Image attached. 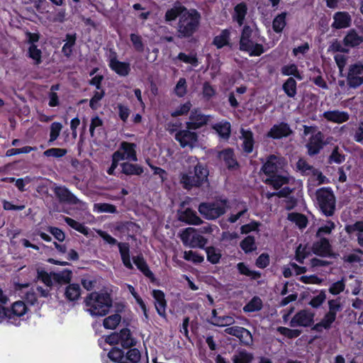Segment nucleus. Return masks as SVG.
I'll return each instance as SVG.
<instances>
[{
	"mask_svg": "<svg viewBox=\"0 0 363 363\" xmlns=\"http://www.w3.org/2000/svg\"><path fill=\"white\" fill-rule=\"evenodd\" d=\"M84 303L91 316L103 317L109 313L113 300L107 292L94 291L87 295Z\"/></svg>",
	"mask_w": 363,
	"mask_h": 363,
	"instance_id": "1",
	"label": "nucleus"
},
{
	"mask_svg": "<svg viewBox=\"0 0 363 363\" xmlns=\"http://www.w3.org/2000/svg\"><path fill=\"white\" fill-rule=\"evenodd\" d=\"M316 201L320 212L325 216H333L335 211V197L330 187H322L316 191Z\"/></svg>",
	"mask_w": 363,
	"mask_h": 363,
	"instance_id": "2",
	"label": "nucleus"
},
{
	"mask_svg": "<svg viewBox=\"0 0 363 363\" xmlns=\"http://www.w3.org/2000/svg\"><path fill=\"white\" fill-rule=\"evenodd\" d=\"M209 171L206 164L197 162L194 167V175L189 176L183 173V189H190L193 186L200 187L208 182Z\"/></svg>",
	"mask_w": 363,
	"mask_h": 363,
	"instance_id": "3",
	"label": "nucleus"
},
{
	"mask_svg": "<svg viewBox=\"0 0 363 363\" xmlns=\"http://www.w3.org/2000/svg\"><path fill=\"white\" fill-rule=\"evenodd\" d=\"M98 235L108 245L113 246L117 245L121 255L123 264L128 269H133V264L130 260V244L126 242H118V240L112 237L107 232L99 230Z\"/></svg>",
	"mask_w": 363,
	"mask_h": 363,
	"instance_id": "4",
	"label": "nucleus"
},
{
	"mask_svg": "<svg viewBox=\"0 0 363 363\" xmlns=\"http://www.w3.org/2000/svg\"><path fill=\"white\" fill-rule=\"evenodd\" d=\"M228 208V200L221 199L220 203L203 202L199 206V213L208 220H215L224 215Z\"/></svg>",
	"mask_w": 363,
	"mask_h": 363,
	"instance_id": "5",
	"label": "nucleus"
},
{
	"mask_svg": "<svg viewBox=\"0 0 363 363\" xmlns=\"http://www.w3.org/2000/svg\"><path fill=\"white\" fill-rule=\"evenodd\" d=\"M183 22L187 21L185 25H183V38L191 36L198 29L201 14L196 9L188 10L183 6Z\"/></svg>",
	"mask_w": 363,
	"mask_h": 363,
	"instance_id": "6",
	"label": "nucleus"
},
{
	"mask_svg": "<svg viewBox=\"0 0 363 363\" xmlns=\"http://www.w3.org/2000/svg\"><path fill=\"white\" fill-rule=\"evenodd\" d=\"M347 85L350 88H357L363 84V64L356 62L349 67L347 76Z\"/></svg>",
	"mask_w": 363,
	"mask_h": 363,
	"instance_id": "7",
	"label": "nucleus"
},
{
	"mask_svg": "<svg viewBox=\"0 0 363 363\" xmlns=\"http://www.w3.org/2000/svg\"><path fill=\"white\" fill-rule=\"evenodd\" d=\"M281 170V158L275 155H269L261 167V171L267 177L279 174Z\"/></svg>",
	"mask_w": 363,
	"mask_h": 363,
	"instance_id": "8",
	"label": "nucleus"
},
{
	"mask_svg": "<svg viewBox=\"0 0 363 363\" xmlns=\"http://www.w3.org/2000/svg\"><path fill=\"white\" fill-rule=\"evenodd\" d=\"M315 313L310 310L303 309L298 311L289 322L291 328L310 327L314 323Z\"/></svg>",
	"mask_w": 363,
	"mask_h": 363,
	"instance_id": "9",
	"label": "nucleus"
},
{
	"mask_svg": "<svg viewBox=\"0 0 363 363\" xmlns=\"http://www.w3.org/2000/svg\"><path fill=\"white\" fill-rule=\"evenodd\" d=\"M325 145L326 143L324 141L323 133L321 131H318L309 138L306 145L308 155L311 157L317 155Z\"/></svg>",
	"mask_w": 363,
	"mask_h": 363,
	"instance_id": "10",
	"label": "nucleus"
},
{
	"mask_svg": "<svg viewBox=\"0 0 363 363\" xmlns=\"http://www.w3.org/2000/svg\"><path fill=\"white\" fill-rule=\"evenodd\" d=\"M108 66L111 70L121 77H125L130 72V65L128 62H121L117 60V53L115 51L111 52Z\"/></svg>",
	"mask_w": 363,
	"mask_h": 363,
	"instance_id": "11",
	"label": "nucleus"
},
{
	"mask_svg": "<svg viewBox=\"0 0 363 363\" xmlns=\"http://www.w3.org/2000/svg\"><path fill=\"white\" fill-rule=\"evenodd\" d=\"M208 117V116L203 114L199 109H193L190 112L189 121L186 122V128L189 130H196L201 128L207 123Z\"/></svg>",
	"mask_w": 363,
	"mask_h": 363,
	"instance_id": "12",
	"label": "nucleus"
},
{
	"mask_svg": "<svg viewBox=\"0 0 363 363\" xmlns=\"http://www.w3.org/2000/svg\"><path fill=\"white\" fill-rule=\"evenodd\" d=\"M291 133L292 130L289 125L287 123L281 122L278 124H274L267 132V136L274 140H279L286 138Z\"/></svg>",
	"mask_w": 363,
	"mask_h": 363,
	"instance_id": "13",
	"label": "nucleus"
},
{
	"mask_svg": "<svg viewBox=\"0 0 363 363\" xmlns=\"http://www.w3.org/2000/svg\"><path fill=\"white\" fill-rule=\"evenodd\" d=\"M53 191L60 202L72 205L79 203L80 201L65 186H56Z\"/></svg>",
	"mask_w": 363,
	"mask_h": 363,
	"instance_id": "14",
	"label": "nucleus"
},
{
	"mask_svg": "<svg viewBox=\"0 0 363 363\" xmlns=\"http://www.w3.org/2000/svg\"><path fill=\"white\" fill-rule=\"evenodd\" d=\"M28 311L25 303L22 301L14 302L10 308H7L8 321L14 323L18 318L24 315Z\"/></svg>",
	"mask_w": 363,
	"mask_h": 363,
	"instance_id": "15",
	"label": "nucleus"
},
{
	"mask_svg": "<svg viewBox=\"0 0 363 363\" xmlns=\"http://www.w3.org/2000/svg\"><path fill=\"white\" fill-rule=\"evenodd\" d=\"M312 251L315 255L320 257H330L332 255V246L328 238H320L319 240L313 243Z\"/></svg>",
	"mask_w": 363,
	"mask_h": 363,
	"instance_id": "16",
	"label": "nucleus"
},
{
	"mask_svg": "<svg viewBox=\"0 0 363 363\" xmlns=\"http://www.w3.org/2000/svg\"><path fill=\"white\" fill-rule=\"evenodd\" d=\"M219 157L223 159L227 169L230 171L237 170L240 167V164L238 162L233 149L226 148L219 152Z\"/></svg>",
	"mask_w": 363,
	"mask_h": 363,
	"instance_id": "17",
	"label": "nucleus"
},
{
	"mask_svg": "<svg viewBox=\"0 0 363 363\" xmlns=\"http://www.w3.org/2000/svg\"><path fill=\"white\" fill-rule=\"evenodd\" d=\"M240 138L242 140V148L243 152L249 155L253 152L255 140L252 131L249 129L240 128Z\"/></svg>",
	"mask_w": 363,
	"mask_h": 363,
	"instance_id": "18",
	"label": "nucleus"
},
{
	"mask_svg": "<svg viewBox=\"0 0 363 363\" xmlns=\"http://www.w3.org/2000/svg\"><path fill=\"white\" fill-rule=\"evenodd\" d=\"M363 43V36L359 35L354 28L349 30L342 40V44L347 48H358Z\"/></svg>",
	"mask_w": 363,
	"mask_h": 363,
	"instance_id": "19",
	"label": "nucleus"
},
{
	"mask_svg": "<svg viewBox=\"0 0 363 363\" xmlns=\"http://www.w3.org/2000/svg\"><path fill=\"white\" fill-rule=\"evenodd\" d=\"M332 28L335 29L346 28L351 26L352 18L347 11H337L333 16Z\"/></svg>",
	"mask_w": 363,
	"mask_h": 363,
	"instance_id": "20",
	"label": "nucleus"
},
{
	"mask_svg": "<svg viewBox=\"0 0 363 363\" xmlns=\"http://www.w3.org/2000/svg\"><path fill=\"white\" fill-rule=\"evenodd\" d=\"M115 230L121 234L133 238L140 230V226L132 221H121L116 223Z\"/></svg>",
	"mask_w": 363,
	"mask_h": 363,
	"instance_id": "21",
	"label": "nucleus"
},
{
	"mask_svg": "<svg viewBox=\"0 0 363 363\" xmlns=\"http://www.w3.org/2000/svg\"><path fill=\"white\" fill-rule=\"evenodd\" d=\"M183 238V243L188 242L190 238H191V242L193 245H197L200 247H203L206 245L207 240L203 236L199 235L194 233V229L192 228H187L183 230L182 233Z\"/></svg>",
	"mask_w": 363,
	"mask_h": 363,
	"instance_id": "22",
	"label": "nucleus"
},
{
	"mask_svg": "<svg viewBox=\"0 0 363 363\" xmlns=\"http://www.w3.org/2000/svg\"><path fill=\"white\" fill-rule=\"evenodd\" d=\"M152 295L155 299V306L157 313L161 317H165L167 302L164 292L161 290L155 289L152 291Z\"/></svg>",
	"mask_w": 363,
	"mask_h": 363,
	"instance_id": "23",
	"label": "nucleus"
},
{
	"mask_svg": "<svg viewBox=\"0 0 363 363\" xmlns=\"http://www.w3.org/2000/svg\"><path fill=\"white\" fill-rule=\"evenodd\" d=\"M212 129L214 130L218 136L224 140H228L231 135V124L229 121L223 120L212 125Z\"/></svg>",
	"mask_w": 363,
	"mask_h": 363,
	"instance_id": "24",
	"label": "nucleus"
},
{
	"mask_svg": "<svg viewBox=\"0 0 363 363\" xmlns=\"http://www.w3.org/2000/svg\"><path fill=\"white\" fill-rule=\"evenodd\" d=\"M120 173L125 176H140L143 172V167L138 164L125 162L120 164Z\"/></svg>",
	"mask_w": 363,
	"mask_h": 363,
	"instance_id": "25",
	"label": "nucleus"
},
{
	"mask_svg": "<svg viewBox=\"0 0 363 363\" xmlns=\"http://www.w3.org/2000/svg\"><path fill=\"white\" fill-rule=\"evenodd\" d=\"M212 44L216 46L217 49H221L225 46L231 47L230 29L225 28L222 30L219 35L213 38Z\"/></svg>",
	"mask_w": 363,
	"mask_h": 363,
	"instance_id": "26",
	"label": "nucleus"
},
{
	"mask_svg": "<svg viewBox=\"0 0 363 363\" xmlns=\"http://www.w3.org/2000/svg\"><path fill=\"white\" fill-rule=\"evenodd\" d=\"M133 262L146 277L150 279L152 281L155 280V275L150 269L145 259L142 255H139L133 257Z\"/></svg>",
	"mask_w": 363,
	"mask_h": 363,
	"instance_id": "27",
	"label": "nucleus"
},
{
	"mask_svg": "<svg viewBox=\"0 0 363 363\" xmlns=\"http://www.w3.org/2000/svg\"><path fill=\"white\" fill-rule=\"evenodd\" d=\"M323 117L328 121L336 123H342L349 120V114L345 111H328L323 113Z\"/></svg>",
	"mask_w": 363,
	"mask_h": 363,
	"instance_id": "28",
	"label": "nucleus"
},
{
	"mask_svg": "<svg viewBox=\"0 0 363 363\" xmlns=\"http://www.w3.org/2000/svg\"><path fill=\"white\" fill-rule=\"evenodd\" d=\"M247 13V6L244 1H242L234 7V13L233 14V20L242 26L244 24L245 16Z\"/></svg>",
	"mask_w": 363,
	"mask_h": 363,
	"instance_id": "29",
	"label": "nucleus"
},
{
	"mask_svg": "<svg viewBox=\"0 0 363 363\" xmlns=\"http://www.w3.org/2000/svg\"><path fill=\"white\" fill-rule=\"evenodd\" d=\"M264 182L267 185L272 186L274 189L279 190L283 185L289 184V178L280 173L270 177H267Z\"/></svg>",
	"mask_w": 363,
	"mask_h": 363,
	"instance_id": "30",
	"label": "nucleus"
},
{
	"mask_svg": "<svg viewBox=\"0 0 363 363\" xmlns=\"http://www.w3.org/2000/svg\"><path fill=\"white\" fill-rule=\"evenodd\" d=\"M120 344L124 349L130 348L136 344L135 339L132 337L131 332L128 328H123L118 333Z\"/></svg>",
	"mask_w": 363,
	"mask_h": 363,
	"instance_id": "31",
	"label": "nucleus"
},
{
	"mask_svg": "<svg viewBox=\"0 0 363 363\" xmlns=\"http://www.w3.org/2000/svg\"><path fill=\"white\" fill-rule=\"evenodd\" d=\"M81 287L79 284H69L65 291V297L69 301H77L81 296Z\"/></svg>",
	"mask_w": 363,
	"mask_h": 363,
	"instance_id": "32",
	"label": "nucleus"
},
{
	"mask_svg": "<svg viewBox=\"0 0 363 363\" xmlns=\"http://www.w3.org/2000/svg\"><path fill=\"white\" fill-rule=\"evenodd\" d=\"M198 144V135L195 132L186 128L183 130V148L189 147L193 149Z\"/></svg>",
	"mask_w": 363,
	"mask_h": 363,
	"instance_id": "33",
	"label": "nucleus"
},
{
	"mask_svg": "<svg viewBox=\"0 0 363 363\" xmlns=\"http://www.w3.org/2000/svg\"><path fill=\"white\" fill-rule=\"evenodd\" d=\"M65 37L66 43L62 48V52L64 56L69 58L72 55L73 48L76 44L77 34L75 33H67Z\"/></svg>",
	"mask_w": 363,
	"mask_h": 363,
	"instance_id": "34",
	"label": "nucleus"
},
{
	"mask_svg": "<svg viewBox=\"0 0 363 363\" xmlns=\"http://www.w3.org/2000/svg\"><path fill=\"white\" fill-rule=\"evenodd\" d=\"M236 268L240 275L249 277L252 280H257L262 276L259 271L251 270L245 262H238Z\"/></svg>",
	"mask_w": 363,
	"mask_h": 363,
	"instance_id": "35",
	"label": "nucleus"
},
{
	"mask_svg": "<svg viewBox=\"0 0 363 363\" xmlns=\"http://www.w3.org/2000/svg\"><path fill=\"white\" fill-rule=\"evenodd\" d=\"M120 148L123 150L125 158L128 160L136 162L138 161L136 153V145L133 143L122 142Z\"/></svg>",
	"mask_w": 363,
	"mask_h": 363,
	"instance_id": "36",
	"label": "nucleus"
},
{
	"mask_svg": "<svg viewBox=\"0 0 363 363\" xmlns=\"http://www.w3.org/2000/svg\"><path fill=\"white\" fill-rule=\"evenodd\" d=\"M282 89L287 96L294 98L297 94V83L294 77H289L283 84Z\"/></svg>",
	"mask_w": 363,
	"mask_h": 363,
	"instance_id": "37",
	"label": "nucleus"
},
{
	"mask_svg": "<svg viewBox=\"0 0 363 363\" xmlns=\"http://www.w3.org/2000/svg\"><path fill=\"white\" fill-rule=\"evenodd\" d=\"M286 12H282L275 16L272 21V29L276 33H281L286 26Z\"/></svg>",
	"mask_w": 363,
	"mask_h": 363,
	"instance_id": "38",
	"label": "nucleus"
},
{
	"mask_svg": "<svg viewBox=\"0 0 363 363\" xmlns=\"http://www.w3.org/2000/svg\"><path fill=\"white\" fill-rule=\"evenodd\" d=\"M240 248L245 254H250L257 250L255 238L252 235H247L240 242Z\"/></svg>",
	"mask_w": 363,
	"mask_h": 363,
	"instance_id": "39",
	"label": "nucleus"
},
{
	"mask_svg": "<svg viewBox=\"0 0 363 363\" xmlns=\"http://www.w3.org/2000/svg\"><path fill=\"white\" fill-rule=\"evenodd\" d=\"M183 223L190 225H199L202 223V220L198 216L196 211L187 208L183 211Z\"/></svg>",
	"mask_w": 363,
	"mask_h": 363,
	"instance_id": "40",
	"label": "nucleus"
},
{
	"mask_svg": "<svg viewBox=\"0 0 363 363\" xmlns=\"http://www.w3.org/2000/svg\"><path fill=\"white\" fill-rule=\"evenodd\" d=\"M207 260L212 264H216L220 262L221 259L220 250L213 246H209L205 248Z\"/></svg>",
	"mask_w": 363,
	"mask_h": 363,
	"instance_id": "41",
	"label": "nucleus"
},
{
	"mask_svg": "<svg viewBox=\"0 0 363 363\" xmlns=\"http://www.w3.org/2000/svg\"><path fill=\"white\" fill-rule=\"evenodd\" d=\"M263 307L262 299L259 296H254L244 307L243 311L252 313L260 311Z\"/></svg>",
	"mask_w": 363,
	"mask_h": 363,
	"instance_id": "42",
	"label": "nucleus"
},
{
	"mask_svg": "<svg viewBox=\"0 0 363 363\" xmlns=\"http://www.w3.org/2000/svg\"><path fill=\"white\" fill-rule=\"evenodd\" d=\"M281 73L284 76H293L298 80H301L303 78L297 65L294 63L283 66L281 69Z\"/></svg>",
	"mask_w": 363,
	"mask_h": 363,
	"instance_id": "43",
	"label": "nucleus"
},
{
	"mask_svg": "<svg viewBox=\"0 0 363 363\" xmlns=\"http://www.w3.org/2000/svg\"><path fill=\"white\" fill-rule=\"evenodd\" d=\"M167 130L170 134L175 133L174 138L182 146V122L179 121H177L175 123L169 122L167 123Z\"/></svg>",
	"mask_w": 363,
	"mask_h": 363,
	"instance_id": "44",
	"label": "nucleus"
},
{
	"mask_svg": "<svg viewBox=\"0 0 363 363\" xmlns=\"http://www.w3.org/2000/svg\"><path fill=\"white\" fill-rule=\"evenodd\" d=\"M288 220L295 223L299 228H305L308 224L306 216L300 213H290L288 214Z\"/></svg>",
	"mask_w": 363,
	"mask_h": 363,
	"instance_id": "45",
	"label": "nucleus"
},
{
	"mask_svg": "<svg viewBox=\"0 0 363 363\" xmlns=\"http://www.w3.org/2000/svg\"><path fill=\"white\" fill-rule=\"evenodd\" d=\"M65 222L72 228L78 231L79 233L87 235L89 234V228L85 226L83 223H81L72 218L64 217Z\"/></svg>",
	"mask_w": 363,
	"mask_h": 363,
	"instance_id": "46",
	"label": "nucleus"
},
{
	"mask_svg": "<svg viewBox=\"0 0 363 363\" xmlns=\"http://www.w3.org/2000/svg\"><path fill=\"white\" fill-rule=\"evenodd\" d=\"M72 272L70 269H64L62 272L54 273L52 278L58 284H70Z\"/></svg>",
	"mask_w": 363,
	"mask_h": 363,
	"instance_id": "47",
	"label": "nucleus"
},
{
	"mask_svg": "<svg viewBox=\"0 0 363 363\" xmlns=\"http://www.w3.org/2000/svg\"><path fill=\"white\" fill-rule=\"evenodd\" d=\"M121 320V315L115 313L105 318L103 321V325L106 329L113 330L119 325Z\"/></svg>",
	"mask_w": 363,
	"mask_h": 363,
	"instance_id": "48",
	"label": "nucleus"
},
{
	"mask_svg": "<svg viewBox=\"0 0 363 363\" xmlns=\"http://www.w3.org/2000/svg\"><path fill=\"white\" fill-rule=\"evenodd\" d=\"M105 94V89L103 88L99 90L96 89L94 91L93 96L89 101V106L92 110L96 111L99 108L100 106L99 102L104 97Z\"/></svg>",
	"mask_w": 363,
	"mask_h": 363,
	"instance_id": "49",
	"label": "nucleus"
},
{
	"mask_svg": "<svg viewBox=\"0 0 363 363\" xmlns=\"http://www.w3.org/2000/svg\"><path fill=\"white\" fill-rule=\"evenodd\" d=\"M345 160V155L340 152L338 146H335L328 159V163L332 164H341Z\"/></svg>",
	"mask_w": 363,
	"mask_h": 363,
	"instance_id": "50",
	"label": "nucleus"
},
{
	"mask_svg": "<svg viewBox=\"0 0 363 363\" xmlns=\"http://www.w3.org/2000/svg\"><path fill=\"white\" fill-rule=\"evenodd\" d=\"M183 258L187 261L191 262L195 264H200L203 262L204 257L196 251L189 250L185 251Z\"/></svg>",
	"mask_w": 363,
	"mask_h": 363,
	"instance_id": "51",
	"label": "nucleus"
},
{
	"mask_svg": "<svg viewBox=\"0 0 363 363\" xmlns=\"http://www.w3.org/2000/svg\"><path fill=\"white\" fill-rule=\"evenodd\" d=\"M108 357L111 361L118 363L125 360V352L124 351L118 347H113L108 353Z\"/></svg>",
	"mask_w": 363,
	"mask_h": 363,
	"instance_id": "52",
	"label": "nucleus"
},
{
	"mask_svg": "<svg viewBox=\"0 0 363 363\" xmlns=\"http://www.w3.org/2000/svg\"><path fill=\"white\" fill-rule=\"evenodd\" d=\"M28 57L35 61V65H39L42 62V51L36 45H30L28 50Z\"/></svg>",
	"mask_w": 363,
	"mask_h": 363,
	"instance_id": "53",
	"label": "nucleus"
},
{
	"mask_svg": "<svg viewBox=\"0 0 363 363\" xmlns=\"http://www.w3.org/2000/svg\"><path fill=\"white\" fill-rule=\"evenodd\" d=\"M182 15V4H180L179 0L177 1L176 6L174 8H172L165 13V20L166 21H171L175 20L177 17H179Z\"/></svg>",
	"mask_w": 363,
	"mask_h": 363,
	"instance_id": "54",
	"label": "nucleus"
},
{
	"mask_svg": "<svg viewBox=\"0 0 363 363\" xmlns=\"http://www.w3.org/2000/svg\"><path fill=\"white\" fill-rule=\"evenodd\" d=\"M277 332L281 335L286 337L289 339H294L298 337L302 333L298 329H290L284 326H279L277 328Z\"/></svg>",
	"mask_w": 363,
	"mask_h": 363,
	"instance_id": "55",
	"label": "nucleus"
},
{
	"mask_svg": "<svg viewBox=\"0 0 363 363\" xmlns=\"http://www.w3.org/2000/svg\"><path fill=\"white\" fill-rule=\"evenodd\" d=\"M60 89V84H56L51 86L50 88V92L48 94L49 97V103L48 105L51 107H55L59 106L60 104V100L59 96L55 92V91H57Z\"/></svg>",
	"mask_w": 363,
	"mask_h": 363,
	"instance_id": "56",
	"label": "nucleus"
},
{
	"mask_svg": "<svg viewBox=\"0 0 363 363\" xmlns=\"http://www.w3.org/2000/svg\"><path fill=\"white\" fill-rule=\"evenodd\" d=\"M67 153V150L65 148L52 147L46 150L43 155L47 157L61 158L65 156Z\"/></svg>",
	"mask_w": 363,
	"mask_h": 363,
	"instance_id": "57",
	"label": "nucleus"
},
{
	"mask_svg": "<svg viewBox=\"0 0 363 363\" xmlns=\"http://www.w3.org/2000/svg\"><path fill=\"white\" fill-rule=\"evenodd\" d=\"M335 228V224L333 221L329 220L326 221V223L324 225H322L318 228L316 233V238H321L323 235H330L333 230Z\"/></svg>",
	"mask_w": 363,
	"mask_h": 363,
	"instance_id": "58",
	"label": "nucleus"
},
{
	"mask_svg": "<svg viewBox=\"0 0 363 363\" xmlns=\"http://www.w3.org/2000/svg\"><path fill=\"white\" fill-rule=\"evenodd\" d=\"M252 359V354L243 350L233 356V363H250Z\"/></svg>",
	"mask_w": 363,
	"mask_h": 363,
	"instance_id": "59",
	"label": "nucleus"
},
{
	"mask_svg": "<svg viewBox=\"0 0 363 363\" xmlns=\"http://www.w3.org/2000/svg\"><path fill=\"white\" fill-rule=\"evenodd\" d=\"M128 350L125 354V360L130 363H138L140 360V352L137 348H128Z\"/></svg>",
	"mask_w": 363,
	"mask_h": 363,
	"instance_id": "60",
	"label": "nucleus"
},
{
	"mask_svg": "<svg viewBox=\"0 0 363 363\" xmlns=\"http://www.w3.org/2000/svg\"><path fill=\"white\" fill-rule=\"evenodd\" d=\"M62 125L59 122H54L50 125L49 144L53 143L59 137Z\"/></svg>",
	"mask_w": 363,
	"mask_h": 363,
	"instance_id": "61",
	"label": "nucleus"
},
{
	"mask_svg": "<svg viewBox=\"0 0 363 363\" xmlns=\"http://www.w3.org/2000/svg\"><path fill=\"white\" fill-rule=\"evenodd\" d=\"M216 94V89L208 82H206L203 84L202 94L206 101H210Z\"/></svg>",
	"mask_w": 363,
	"mask_h": 363,
	"instance_id": "62",
	"label": "nucleus"
},
{
	"mask_svg": "<svg viewBox=\"0 0 363 363\" xmlns=\"http://www.w3.org/2000/svg\"><path fill=\"white\" fill-rule=\"evenodd\" d=\"M225 332L230 335L235 336L238 338H239L240 340H242V333H245L246 335H248V330L240 326H232L227 328L225 330Z\"/></svg>",
	"mask_w": 363,
	"mask_h": 363,
	"instance_id": "63",
	"label": "nucleus"
},
{
	"mask_svg": "<svg viewBox=\"0 0 363 363\" xmlns=\"http://www.w3.org/2000/svg\"><path fill=\"white\" fill-rule=\"evenodd\" d=\"M325 290H321L318 295L313 296L311 299L308 304L314 308H318L325 302Z\"/></svg>",
	"mask_w": 363,
	"mask_h": 363,
	"instance_id": "64",
	"label": "nucleus"
}]
</instances>
